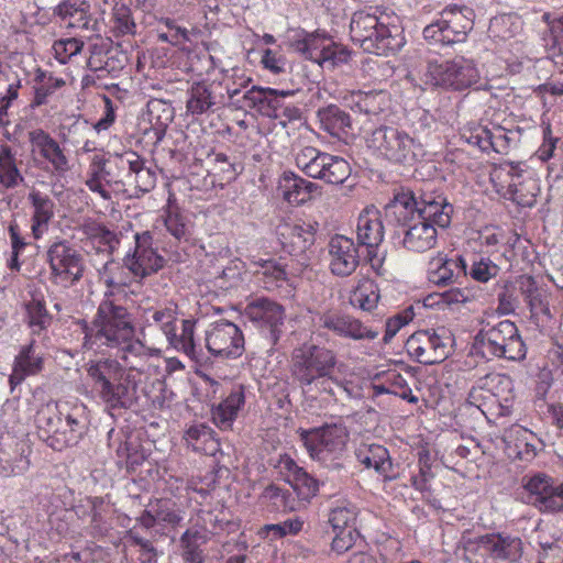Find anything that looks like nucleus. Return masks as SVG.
<instances>
[{
  "instance_id": "59",
  "label": "nucleus",
  "mask_w": 563,
  "mask_h": 563,
  "mask_svg": "<svg viewBox=\"0 0 563 563\" xmlns=\"http://www.w3.org/2000/svg\"><path fill=\"white\" fill-rule=\"evenodd\" d=\"M325 155L314 146H302L295 152V164L306 176L314 178Z\"/></svg>"
},
{
  "instance_id": "10",
  "label": "nucleus",
  "mask_w": 563,
  "mask_h": 563,
  "mask_svg": "<svg viewBox=\"0 0 563 563\" xmlns=\"http://www.w3.org/2000/svg\"><path fill=\"white\" fill-rule=\"evenodd\" d=\"M426 76L434 86L453 90L471 88L479 80V71L473 59L456 56L451 60H429Z\"/></svg>"
},
{
  "instance_id": "61",
  "label": "nucleus",
  "mask_w": 563,
  "mask_h": 563,
  "mask_svg": "<svg viewBox=\"0 0 563 563\" xmlns=\"http://www.w3.org/2000/svg\"><path fill=\"white\" fill-rule=\"evenodd\" d=\"M30 467V461L22 451L16 450L14 456L7 451H0V475L3 477L19 476Z\"/></svg>"
},
{
  "instance_id": "51",
  "label": "nucleus",
  "mask_w": 563,
  "mask_h": 563,
  "mask_svg": "<svg viewBox=\"0 0 563 563\" xmlns=\"http://www.w3.org/2000/svg\"><path fill=\"white\" fill-rule=\"evenodd\" d=\"M126 187H132L136 197L152 191L157 181L156 168L146 165V161L137 155Z\"/></svg>"
},
{
  "instance_id": "60",
  "label": "nucleus",
  "mask_w": 563,
  "mask_h": 563,
  "mask_svg": "<svg viewBox=\"0 0 563 563\" xmlns=\"http://www.w3.org/2000/svg\"><path fill=\"white\" fill-rule=\"evenodd\" d=\"M157 40L177 46L189 42L190 33L186 27L178 25L175 20L163 18L158 22Z\"/></svg>"
},
{
  "instance_id": "4",
  "label": "nucleus",
  "mask_w": 563,
  "mask_h": 563,
  "mask_svg": "<svg viewBox=\"0 0 563 563\" xmlns=\"http://www.w3.org/2000/svg\"><path fill=\"white\" fill-rule=\"evenodd\" d=\"M93 389L108 409H129L136 401V383L114 358L91 362L87 368Z\"/></svg>"
},
{
  "instance_id": "64",
  "label": "nucleus",
  "mask_w": 563,
  "mask_h": 563,
  "mask_svg": "<svg viewBox=\"0 0 563 563\" xmlns=\"http://www.w3.org/2000/svg\"><path fill=\"white\" fill-rule=\"evenodd\" d=\"M526 303L531 312V318L537 324H545L551 320L549 294L545 289L526 300Z\"/></svg>"
},
{
  "instance_id": "14",
  "label": "nucleus",
  "mask_w": 563,
  "mask_h": 563,
  "mask_svg": "<svg viewBox=\"0 0 563 563\" xmlns=\"http://www.w3.org/2000/svg\"><path fill=\"white\" fill-rule=\"evenodd\" d=\"M134 245L123 256V263L132 277L142 282L156 274L165 265L164 257L153 246L152 232H136L133 235Z\"/></svg>"
},
{
  "instance_id": "13",
  "label": "nucleus",
  "mask_w": 563,
  "mask_h": 563,
  "mask_svg": "<svg viewBox=\"0 0 563 563\" xmlns=\"http://www.w3.org/2000/svg\"><path fill=\"white\" fill-rule=\"evenodd\" d=\"M398 224L393 239L411 252H426L433 249L438 242V231L433 223L424 221L413 213L386 214Z\"/></svg>"
},
{
  "instance_id": "19",
  "label": "nucleus",
  "mask_w": 563,
  "mask_h": 563,
  "mask_svg": "<svg viewBox=\"0 0 563 563\" xmlns=\"http://www.w3.org/2000/svg\"><path fill=\"white\" fill-rule=\"evenodd\" d=\"M244 316L266 333L271 347L277 344L285 320V310L282 305L268 298H256L245 306Z\"/></svg>"
},
{
  "instance_id": "44",
  "label": "nucleus",
  "mask_w": 563,
  "mask_h": 563,
  "mask_svg": "<svg viewBox=\"0 0 563 563\" xmlns=\"http://www.w3.org/2000/svg\"><path fill=\"white\" fill-rule=\"evenodd\" d=\"M322 158L319 174L313 179H320L331 185H341L350 177L351 166L347 161L330 153Z\"/></svg>"
},
{
  "instance_id": "50",
  "label": "nucleus",
  "mask_w": 563,
  "mask_h": 563,
  "mask_svg": "<svg viewBox=\"0 0 563 563\" xmlns=\"http://www.w3.org/2000/svg\"><path fill=\"white\" fill-rule=\"evenodd\" d=\"M24 181V177L16 164L13 150L3 144L0 146V186L4 189H13Z\"/></svg>"
},
{
  "instance_id": "24",
  "label": "nucleus",
  "mask_w": 563,
  "mask_h": 563,
  "mask_svg": "<svg viewBox=\"0 0 563 563\" xmlns=\"http://www.w3.org/2000/svg\"><path fill=\"white\" fill-rule=\"evenodd\" d=\"M225 104V95L220 82L195 81L187 90L186 110L194 117L214 112L217 108Z\"/></svg>"
},
{
  "instance_id": "39",
  "label": "nucleus",
  "mask_w": 563,
  "mask_h": 563,
  "mask_svg": "<svg viewBox=\"0 0 563 563\" xmlns=\"http://www.w3.org/2000/svg\"><path fill=\"white\" fill-rule=\"evenodd\" d=\"M197 321L192 318L181 320V332L177 334V325L173 329L166 341L168 345L178 352L184 353L191 361L197 363L201 360V350L195 341Z\"/></svg>"
},
{
  "instance_id": "37",
  "label": "nucleus",
  "mask_w": 563,
  "mask_h": 563,
  "mask_svg": "<svg viewBox=\"0 0 563 563\" xmlns=\"http://www.w3.org/2000/svg\"><path fill=\"white\" fill-rule=\"evenodd\" d=\"M317 117L320 129L339 140L346 137L352 129L350 114L335 104L319 109Z\"/></svg>"
},
{
  "instance_id": "5",
  "label": "nucleus",
  "mask_w": 563,
  "mask_h": 563,
  "mask_svg": "<svg viewBox=\"0 0 563 563\" xmlns=\"http://www.w3.org/2000/svg\"><path fill=\"white\" fill-rule=\"evenodd\" d=\"M474 350L483 357L520 362L526 358L527 347L515 322L503 320L485 323L474 338Z\"/></svg>"
},
{
  "instance_id": "35",
  "label": "nucleus",
  "mask_w": 563,
  "mask_h": 563,
  "mask_svg": "<svg viewBox=\"0 0 563 563\" xmlns=\"http://www.w3.org/2000/svg\"><path fill=\"white\" fill-rule=\"evenodd\" d=\"M146 115L151 126L145 129L144 135L156 145L164 139L173 120V109L165 101L153 99L147 102Z\"/></svg>"
},
{
  "instance_id": "29",
  "label": "nucleus",
  "mask_w": 563,
  "mask_h": 563,
  "mask_svg": "<svg viewBox=\"0 0 563 563\" xmlns=\"http://www.w3.org/2000/svg\"><path fill=\"white\" fill-rule=\"evenodd\" d=\"M355 456L357 462L367 470H374L384 481L396 478L394 464L389 451L380 444H361Z\"/></svg>"
},
{
  "instance_id": "28",
  "label": "nucleus",
  "mask_w": 563,
  "mask_h": 563,
  "mask_svg": "<svg viewBox=\"0 0 563 563\" xmlns=\"http://www.w3.org/2000/svg\"><path fill=\"white\" fill-rule=\"evenodd\" d=\"M27 201L32 209L31 232L33 238L38 240L47 232L55 216L56 205L49 195L35 188L29 191Z\"/></svg>"
},
{
  "instance_id": "40",
  "label": "nucleus",
  "mask_w": 563,
  "mask_h": 563,
  "mask_svg": "<svg viewBox=\"0 0 563 563\" xmlns=\"http://www.w3.org/2000/svg\"><path fill=\"white\" fill-rule=\"evenodd\" d=\"M100 280L106 285L104 298L102 301L112 300L115 292L131 284L132 275L129 273L125 264L114 260H109L99 271ZM115 302V300L113 299Z\"/></svg>"
},
{
  "instance_id": "25",
  "label": "nucleus",
  "mask_w": 563,
  "mask_h": 563,
  "mask_svg": "<svg viewBox=\"0 0 563 563\" xmlns=\"http://www.w3.org/2000/svg\"><path fill=\"white\" fill-rule=\"evenodd\" d=\"M477 543L493 561L519 563L523 554L521 538L509 533H486L478 538Z\"/></svg>"
},
{
  "instance_id": "18",
  "label": "nucleus",
  "mask_w": 563,
  "mask_h": 563,
  "mask_svg": "<svg viewBox=\"0 0 563 563\" xmlns=\"http://www.w3.org/2000/svg\"><path fill=\"white\" fill-rule=\"evenodd\" d=\"M313 322L317 330H328L340 338L353 341H372L378 336L377 330L367 327L360 319L335 309L317 313Z\"/></svg>"
},
{
  "instance_id": "27",
  "label": "nucleus",
  "mask_w": 563,
  "mask_h": 563,
  "mask_svg": "<svg viewBox=\"0 0 563 563\" xmlns=\"http://www.w3.org/2000/svg\"><path fill=\"white\" fill-rule=\"evenodd\" d=\"M201 519L203 526L194 525L179 539L185 563H203V554L200 548L208 541L209 534L216 532L208 530L209 525L214 527L218 522L217 517L212 512H203Z\"/></svg>"
},
{
  "instance_id": "41",
  "label": "nucleus",
  "mask_w": 563,
  "mask_h": 563,
  "mask_svg": "<svg viewBox=\"0 0 563 563\" xmlns=\"http://www.w3.org/2000/svg\"><path fill=\"white\" fill-rule=\"evenodd\" d=\"M184 440L194 451L206 455H214L220 450L214 431L205 423L189 426L185 431Z\"/></svg>"
},
{
  "instance_id": "20",
  "label": "nucleus",
  "mask_w": 563,
  "mask_h": 563,
  "mask_svg": "<svg viewBox=\"0 0 563 563\" xmlns=\"http://www.w3.org/2000/svg\"><path fill=\"white\" fill-rule=\"evenodd\" d=\"M357 244L366 247L367 260L377 272L382 268L383 257L378 256L377 249L384 241L385 230L380 212L375 207H366L357 218Z\"/></svg>"
},
{
  "instance_id": "32",
  "label": "nucleus",
  "mask_w": 563,
  "mask_h": 563,
  "mask_svg": "<svg viewBox=\"0 0 563 563\" xmlns=\"http://www.w3.org/2000/svg\"><path fill=\"white\" fill-rule=\"evenodd\" d=\"M43 368V356L35 339L20 350L15 356L13 371L9 377L11 385L21 384L25 377L36 375Z\"/></svg>"
},
{
  "instance_id": "22",
  "label": "nucleus",
  "mask_w": 563,
  "mask_h": 563,
  "mask_svg": "<svg viewBox=\"0 0 563 563\" xmlns=\"http://www.w3.org/2000/svg\"><path fill=\"white\" fill-rule=\"evenodd\" d=\"M27 139L32 152L37 153L49 164L56 175L64 176L70 170V159L66 150L48 132L43 129H35L29 131Z\"/></svg>"
},
{
  "instance_id": "57",
  "label": "nucleus",
  "mask_w": 563,
  "mask_h": 563,
  "mask_svg": "<svg viewBox=\"0 0 563 563\" xmlns=\"http://www.w3.org/2000/svg\"><path fill=\"white\" fill-rule=\"evenodd\" d=\"M64 422L65 427L69 428V432H66L64 428L60 437H56L51 441L52 449L55 451H62L67 446L77 444L84 433L85 426L75 412L66 413Z\"/></svg>"
},
{
  "instance_id": "43",
  "label": "nucleus",
  "mask_w": 563,
  "mask_h": 563,
  "mask_svg": "<svg viewBox=\"0 0 563 563\" xmlns=\"http://www.w3.org/2000/svg\"><path fill=\"white\" fill-rule=\"evenodd\" d=\"M512 437L516 439L517 456L521 461H532L545 448L541 438L521 426H514L510 429L509 438Z\"/></svg>"
},
{
  "instance_id": "3",
  "label": "nucleus",
  "mask_w": 563,
  "mask_h": 563,
  "mask_svg": "<svg viewBox=\"0 0 563 563\" xmlns=\"http://www.w3.org/2000/svg\"><path fill=\"white\" fill-rule=\"evenodd\" d=\"M453 211L454 208L448 198L431 181L416 185L413 188L401 187L385 207L386 214L413 213L441 229L450 227Z\"/></svg>"
},
{
  "instance_id": "58",
  "label": "nucleus",
  "mask_w": 563,
  "mask_h": 563,
  "mask_svg": "<svg viewBox=\"0 0 563 563\" xmlns=\"http://www.w3.org/2000/svg\"><path fill=\"white\" fill-rule=\"evenodd\" d=\"M263 499L269 503L275 510L282 512L296 511L300 501L292 496V494L277 485H268L262 495Z\"/></svg>"
},
{
  "instance_id": "9",
  "label": "nucleus",
  "mask_w": 563,
  "mask_h": 563,
  "mask_svg": "<svg viewBox=\"0 0 563 563\" xmlns=\"http://www.w3.org/2000/svg\"><path fill=\"white\" fill-rule=\"evenodd\" d=\"M526 495L521 500L541 514H563V482L542 472L527 474L521 478Z\"/></svg>"
},
{
  "instance_id": "11",
  "label": "nucleus",
  "mask_w": 563,
  "mask_h": 563,
  "mask_svg": "<svg viewBox=\"0 0 563 563\" xmlns=\"http://www.w3.org/2000/svg\"><path fill=\"white\" fill-rule=\"evenodd\" d=\"M453 338L444 329H426L412 333L406 341L408 354L426 365L441 363L451 354Z\"/></svg>"
},
{
  "instance_id": "34",
  "label": "nucleus",
  "mask_w": 563,
  "mask_h": 563,
  "mask_svg": "<svg viewBox=\"0 0 563 563\" xmlns=\"http://www.w3.org/2000/svg\"><path fill=\"white\" fill-rule=\"evenodd\" d=\"M108 438L115 439L110 443V446L117 443L115 454L119 459V464L125 463L129 470H134L145 461L146 455L136 441V439H140L137 434L131 432L114 433V430L112 429L109 431Z\"/></svg>"
},
{
  "instance_id": "36",
  "label": "nucleus",
  "mask_w": 563,
  "mask_h": 563,
  "mask_svg": "<svg viewBox=\"0 0 563 563\" xmlns=\"http://www.w3.org/2000/svg\"><path fill=\"white\" fill-rule=\"evenodd\" d=\"M317 187L314 183L303 179L290 170L284 172L278 181V190L284 199L292 205L308 201Z\"/></svg>"
},
{
  "instance_id": "54",
  "label": "nucleus",
  "mask_w": 563,
  "mask_h": 563,
  "mask_svg": "<svg viewBox=\"0 0 563 563\" xmlns=\"http://www.w3.org/2000/svg\"><path fill=\"white\" fill-rule=\"evenodd\" d=\"M382 21L375 13L367 11H357L353 14L350 23V34L353 42L360 46H372V43L366 42L367 33L372 32L373 27H376Z\"/></svg>"
},
{
  "instance_id": "33",
  "label": "nucleus",
  "mask_w": 563,
  "mask_h": 563,
  "mask_svg": "<svg viewBox=\"0 0 563 563\" xmlns=\"http://www.w3.org/2000/svg\"><path fill=\"white\" fill-rule=\"evenodd\" d=\"M344 100L352 110L367 115H378L390 106V95L386 90L352 91Z\"/></svg>"
},
{
  "instance_id": "12",
  "label": "nucleus",
  "mask_w": 563,
  "mask_h": 563,
  "mask_svg": "<svg viewBox=\"0 0 563 563\" xmlns=\"http://www.w3.org/2000/svg\"><path fill=\"white\" fill-rule=\"evenodd\" d=\"M297 90L295 89H274L260 86H252L246 89L242 98L240 89L229 87L228 93L232 107L240 110H256L262 115L268 118H278L279 111L284 108V100L292 97Z\"/></svg>"
},
{
  "instance_id": "16",
  "label": "nucleus",
  "mask_w": 563,
  "mask_h": 563,
  "mask_svg": "<svg viewBox=\"0 0 563 563\" xmlns=\"http://www.w3.org/2000/svg\"><path fill=\"white\" fill-rule=\"evenodd\" d=\"M509 178L504 196L521 207H532L540 192V183L533 169L522 163L505 162L500 173Z\"/></svg>"
},
{
  "instance_id": "46",
  "label": "nucleus",
  "mask_w": 563,
  "mask_h": 563,
  "mask_svg": "<svg viewBox=\"0 0 563 563\" xmlns=\"http://www.w3.org/2000/svg\"><path fill=\"white\" fill-rule=\"evenodd\" d=\"M379 298L377 284L371 278H362L351 291L349 302L355 309L371 312L377 307Z\"/></svg>"
},
{
  "instance_id": "62",
  "label": "nucleus",
  "mask_w": 563,
  "mask_h": 563,
  "mask_svg": "<svg viewBox=\"0 0 563 563\" xmlns=\"http://www.w3.org/2000/svg\"><path fill=\"white\" fill-rule=\"evenodd\" d=\"M164 223L167 232L178 242L187 241L189 236V224L187 219L176 209L170 208L166 211Z\"/></svg>"
},
{
  "instance_id": "56",
  "label": "nucleus",
  "mask_w": 563,
  "mask_h": 563,
  "mask_svg": "<svg viewBox=\"0 0 563 563\" xmlns=\"http://www.w3.org/2000/svg\"><path fill=\"white\" fill-rule=\"evenodd\" d=\"M358 508L351 501H338L329 514V523L333 530L356 529Z\"/></svg>"
},
{
  "instance_id": "23",
  "label": "nucleus",
  "mask_w": 563,
  "mask_h": 563,
  "mask_svg": "<svg viewBox=\"0 0 563 563\" xmlns=\"http://www.w3.org/2000/svg\"><path fill=\"white\" fill-rule=\"evenodd\" d=\"M358 244L342 234L333 235L328 243L329 268L339 277L352 275L360 264Z\"/></svg>"
},
{
  "instance_id": "53",
  "label": "nucleus",
  "mask_w": 563,
  "mask_h": 563,
  "mask_svg": "<svg viewBox=\"0 0 563 563\" xmlns=\"http://www.w3.org/2000/svg\"><path fill=\"white\" fill-rule=\"evenodd\" d=\"M212 163L211 174L222 184L233 181L242 170L235 156H229L222 152H212L209 156Z\"/></svg>"
},
{
  "instance_id": "26",
  "label": "nucleus",
  "mask_w": 563,
  "mask_h": 563,
  "mask_svg": "<svg viewBox=\"0 0 563 563\" xmlns=\"http://www.w3.org/2000/svg\"><path fill=\"white\" fill-rule=\"evenodd\" d=\"M137 155L131 150L110 154L108 158L97 155V165L106 174V184L126 187L132 169L135 168Z\"/></svg>"
},
{
  "instance_id": "15",
  "label": "nucleus",
  "mask_w": 563,
  "mask_h": 563,
  "mask_svg": "<svg viewBox=\"0 0 563 563\" xmlns=\"http://www.w3.org/2000/svg\"><path fill=\"white\" fill-rule=\"evenodd\" d=\"M51 279L54 284L70 287L78 283L85 271L81 254L66 242H56L47 251Z\"/></svg>"
},
{
  "instance_id": "31",
  "label": "nucleus",
  "mask_w": 563,
  "mask_h": 563,
  "mask_svg": "<svg viewBox=\"0 0 563 563\" xmlns=\"http://www.w3.org/2000/svg\"><path fill=\"white\" fill-rule=\"evenodd\" d=\"M366 42L372 43V46H361L365 52L376 55H389L399 51L404 45V37L398 27L393 25L388 26L385 22L380 21L372 32L367 33Z\"/></svg>"
},
{
  "instance_id": "8",
  "label": "nucleus",
  "mask_w": 563,
  "mask_h": 563,
  "mask_svg": "<svg viewBox=\"0 0 563 563\" xmlns=\"http://www.w3.org/2000/svg\"><path fill=\"white\" fill-rule=\"evenodd\" d=\"M475 13L472 8L456 4L445 7L439 18L423 29V38L431 45L449 46L465 42L473 30Z\"/></svg>"
},
{
  "instance_id": "42",
  "label": "nucleus",
  "mask_w": 563,
  "mask_h": 563,
  "mask_svg": "<svg viewBox=\"0 0 563 563\" xmlns=\"http://www.w3.org/2000/svg\"><path fill=\"white\" fill-rule=\"evenodd\" d=\"M57 15L63 20H68V27L80 29L90 33L99 32L98 20L88 13L85 3L76 5L71 2H63L57 7Z\"/></svg>"
},
{
  "instance_id": "2",
  "label": "nucleus",
  "mask_w": 563,
  "mask_h": 563,
  "mask_svg": "<svg viewBox=\"0 0 563 563\" xmlns=\"http://www.w3.org/2000/svg\"><path fill=\"white\" fill-rule=\"evenodd\" d=\"M338 364L336 353L314 343H303L294 349L290 356L292 378L305 391L314 387L321 393L335 396V387L342 389V382L333 376Z\"/></svg>"
},
{
  "instance_id": "1",
  "label": "nucleus",
  "mask_w": 563,
  "mask_h": 563,
  "mask_svg": "<svg viewBox=\"0 0 563 563\" xmlns=\"http://www.w3.org/2000/svg\"><path fill=\"white\" fill-rule=\"evenodd\" d=\"M84 333L85 350L101 354L115 352L132 371L142 372L147 360L159 354V350L135 339L132 314L113 300L99 303L91 322L85 324Z\"/></svg>"
},
{
  "instance_id": "7",
  "label": "nucleus",
  "mask_w": 563,
  "mask_h": 563,
  "mask_svg": "<svg viewBox=\"0 0 563 563\" xmlns=\"http://www.w3.org/2000/svg\"><path fill=\"white\" fill-rule=\"evenodd\" d=\"M299 437L309 456L330 470L344 467L349 431L343 424H324L319 428L299 429Z\"/></svg>"
},
{
  "instance_id": "52",
  "label": "nucleus",
  "mask_w": 563,
  "mask_h": 563,
  "mask_svg": "<svg viewBox=\"0 0 563 563\" xmlns=\"http://www.w3.org/2000/svg\"><path fill=\"white\" fill-rule=\"evenodd\" d=\"M428 278L438 286H446L454 280L456 269H462L466 274V264L462 257L456 260L438 258L430 263Z\"/></svg>"
},
{
  "instance_id": "63",
  "label": "nucleus",
  "mask_w": 563,
  "mask_h": 563,
  "mask_svg": "<svg viewBox=\"0 0 563 563\" xmlns=\"http://www.w3.org/2000/svg\"><path fill=\"white\" fill-rule=\"evenodd\" d=\"M290 486L297 494L299 501H310L319 492V482L302 470L291 482Z\"/></svg>"
},
{
  "instance_id": "6",
  "label": "nucleus",
  "mask_w": 563,
  "mask_h": 563,
  "mask_svg": "<svg viewBox=\"0 0 563 563\" xmlns=\"http://www.w3.org/2000/svg\"><path fill=\"white\" fill-rule=\"evenodd\" d=\"M366 143L377 156L393 164L412 166L426 155L421 142L398 126L380 125L374 129Z\"/></svg>"
},
{
  "instance_id": "48",
  "label": "nucleus",
  "mask_w": 563,
  "mask_h": 563,
  "mask_svg": "<svg viewBox=\"0 0 563 563\" xmlns=\"http://www.w3.org/2000/svg\"><path fill=\"white\" fill-rule=\"evenodd\" d=\"M280 234L288 241L290 253L301 254L314 243L316 228L313 224H286Z\"/></svg>"
},
{
  "instance_id": "30",
  "label": "nucleus",
  "mask_w": 563,
  "mask_h": 563,
  "mask_svg": "<svg viewBox=\"0 0 563 563\" xmlns=\"http://www.w3.org/2000/svg\"><path fill=\"white\" fill-rule=\"evenodd\" d=\"M246 387L242 384L234 385L229 395L212 408V420L221 430H230L239 412L244 408Z\"/></svg>"
},
{
  "instance_id": "17",
  "label": "nucleus",
  "mask_w": 563,
  "mask_h": 563,
  "mask_svg": "<svg viewBox=\"0 0 563 563\" xmlns=\"http://www.w3.org/2000/svg\"><path fill=\"white\" fill-rule=\"evenodd\" d=\"M205 343L213 356L234 360L243 354L245 341L236 324L219 320L209 324L205 332Z\"/></svg>"
},
{
  "instance_id": "49",
  "label": "nucleus",
  "mask_w": 563,
  "mask_h": 563,
  "mask_svg": "<svg viewBox=\"0 0 563 563\" xmlns=\"http://www.w3.org/2000/svg\"><path fill=\"white\" fill-rule=\"evenodd\" d=\"M81 231L92 243L102 246L109 255H113L119 249L120 236L100 222L87 220L82 223Z\"/></svg>"
},
{
  "instance_id": "38",
  "label": "nucleus",
  "mask_w": 563,
  "mask_h": 563,
  "mask_svg": "<svg viewBox=\"0 0 563 563\" xmlns=\"http://www.w3.org/2000/svg\"><path fill=\"white\" fill-rule=\"evenodd\" d=\"M63 408L57 404H46L42 406L35 416V424L38 437L52 448V440L60 437Z\"/></svg>"
},
{
  "instance_id": "45",
  "label": "nucleus",
  "mask_w": 563,
  "mask_h": 563,
  "mask_svg": "<svg viewBox=\"0 0 563 563\" xmlns=\"http://www.w3.org/2000/svg\"><path fill=\"white\" fill-rule=\"evenodd\" d=\"M178 308L176 303L170 302L163 308H148L143 314V329L156 327L167 339L178 320Z\"/></svg>"
},
{
  "instance_id": "47",
  "label": "nucleus",
  "mask_w": 563,
  "mask_h": 563,
  "mask_svg": "<svg viewBox=\"0 0 563 563\" xmlns=\"http://www.w3.org/2000/svg\"><path fill=\"white\" fill-rule=\"evenodd\" d=\"M25 310L26 322L31 329L32 335H37L44 340L53 320V317L46 309L45 301L41 298L32 297V299L25 303Z\"/></svg>"
},
{
  "instance_id": "21",
  "label": "nucleus",
  "mask_w": 563,
  "mask_h": 563,
  "mask_svg": "<svg viewBox=\"0 0 563 563\" xmlns=\"http://www.w3.org/2000/svg\"><path fill=\"white\" fill-rule=\"evenodd\" d=\"M506 385L510 387L511 380L509 377L499 374H488L479 378L475 386L468 393L467 401L483 410V406L487 402L497 404L498 416H509L512 407V397L506 396L503 400L498 398V395L493 391L495 387Z\"/></svg>"
},
{
  "instance_id": "55",
  "label": "nucleus",
  "mask_w": 563,
  "mask_h": 563,
  "mask_svg": "<svg viewBox=\"0 0 563 563\" xmlns=\"http://www.w3.org/2000/svg\"><path fill=\"white\" fill-rule=\"evenodd\" d=\"M302 33L303 36L296 40L292 46L305 58L318 64L330 38L319 33Z\"/></svg>"
}]
</instances>
